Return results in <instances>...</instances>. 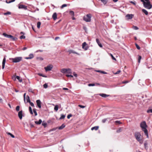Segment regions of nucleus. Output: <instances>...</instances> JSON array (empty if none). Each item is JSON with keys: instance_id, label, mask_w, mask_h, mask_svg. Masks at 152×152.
<instances>
[{"instance_id": "f257e3e1", "label": "nucleus", "mask_w": 152, "mask_h": 152, "mask_svg": "<svg viewBox=\"0 0 152 152\" xmlns=\"http://www.w3.org/2000/svg\"><path fill=\"white\" fill-rule=\"evenodd\" d=\"M141 1L143 2L144 7L146 8L150 9L152 7V6L150 4V2H145L143 0H141Z\"/></svg>"}, {"instance_id": "f03ea898", "label": "nucleus", "mask_w": 152, "mask_h": 152, "mask_svg": "<svg viewBox=\"0 0 152 152\" xmlns=\"http://www.w3.org/2000/svg\"><path fill=\"white\" fill-rule=\"evenodd\" d=\"M91 15L89 14L84 16L83 20L86 22H90L91 20Z\"/></svg>"}, {"instance_id": "7ed1b4c3", "label": "nucleus", "mask_w": 152, "mask_h": 152, "mask_svg": "<svg viewBox=\"0 0 152 152\" xmlns=\"http://www.w3.org/2000/svg\"><path fill=\"white\" fill-rule=\"evenodd\" d=\"M134 136L137 141H140L142 138L141 134L139 132H135L134 133Z\"/></svg>"}, {"instance_id": "20e7f679", "label": "nucleus", "mask_w": 152, "mask_h": 152, "mask_svg": "<svg viewBox=\"0 0 152 152\" xmlns=\"http://www.w3.org/2000/svg\"><path fill=\"white\" fill-rule=\"evenodd\" d=\"M22 59L21 57H18L14 58H11L10 59L12 61L13 63L19 62L21 61Z\"/></svg>"}, {"instance_id": "39448f33", "label": "nucleus", "mask_w": 152, "mask_h": 152, "mask_svg": "<svg viewBox=\"0 0 152 152\" xmlns=\"http://www.w3.org/2000/svg\"><path fill=\"white\" fill-rule=\"evenodd\" d=\"M3 35L5 37L10 38L13 41H16L17 39L16 37H14L11 35L7 34L5 33H3Z\"/></svg>"}, {"instance_id": "423d86ee", "label": "nucleus", "mask_w": 152, "mask_h": 152, "mask_svg": "<svg viewBox=\"0 0 152 152\" xmlns=\"http://www.w3.org/2000/svg\"><path fill=\"white\" fill-rule=\"evenodd\" d=\"M53 67V66L52 64L48 65L46 67H44L46 72L51 71Z\"/></svg>"}, {"instance_id": "0eeeda50", "label": "nucleus", "mask_w": 152, "mask_h": 152, "mask_svg": "<svg viewBox=\"0 0 152 152\" xmlns=\"http://www.w3.org/2000/svg\"><path fill=\"white\" fill-rule=\"evenodd\" d=\"M140 126L142 128V129L146 128L147 126L146 124V122L145 121L142 122L140 124Z\"/></svg>"}, {"instance_id": "6e6552de", "label": "nucleus", "mask_w": 152, "mask_h": 152, "mask_svg": "<svg viewBox=\"0 0 152 152\" xmlns=\"http://www.w3.org/2000/svg\"><path fill=\"white\" fill-rule=\"evenodd\" d=\"M26 95V93H24V94L23 95V97H24V98L25 102L26 99L27 102H29L30 101L29 97V96L28 95H27L26 96V97H25Z\"/></svg>"}, {"instance_id": "1a4fd4ad", "label": "nucleus", "mask_w": 152, "mask_h": 152, "mask_svg": "<svg viewBox=\"0 0 152 152\" xmlns=\"http://www.w3.org/2000/svg\"><path fill=\"white\" fill-rule=\"evenodd\" d=\"M134 16V15L133 14H128L126 15L125 17L127 19L130 20L132 19L133 18Z\"/></svg>"}, {"instance_id": "9d476101", "label": "nucleus", "mask_w": 152, "mask_h": 152, "mask_svg": "<svg viewBox=\"0 0 152 152\" xmlns=\"http://www.w3.org/2000/svg\"><path fill=\"white\" fill-rule=\"evenodd\" d=\"M18 8L19 9H24L25 10L27 9V7L26 6L20 4L18 5Z\"/></svg>"}, {"instance_id": "9b49d317", "label": "nucleus", "mask_w": 152, "mask_h": 152, "mask_svg": "<svg viewBox=\"0 0 152 152\" xmlns=\"http://www.w3.org/2000/svg\"><path fill=\"white\" fill-rule=\"evenodd\" d=\"M22 110H21L18 113V116L20 119H21L22 118Z\"/></svg>"}, {"instance_id": "f8f14e48", "label": "nucleus", "mask_w": 152, "mask_h": 152, "mask_svg": "<svg viewBox=\"0 0 152 152\" xmlns=\"http://www.w3.org/2000/svg\"><path fill=\"white\" fill-rule=\"evenodd\" d=\"M6 62V58L4 56L2 61V69H4V68L5 64Z\"/></svg>"}, {"instance_id": "ddd939ff", "label": "nucleus", "mask_w": 152, "mask_h": 152, "mask_svg": "<svg viewBox=\"0 0 152 152\" xmlns=\"http://www.w3.org/2000/svg\"><path fill=\"white\" fill-rule=\"evenodd\" d=\"M68 52L69 54L73 53L76 54L78 55H80V54L78 53L75 51L72 50H69Z\"/></svg>"}, {"instance_id": "4468645a", "label": "nucleus", "mask_w": 152, "mask_h": 152, "mask_svg": "<svg viewBox=\"0 0 152 152\" xmlns=\"http://www.w3.org/2000/svg\"><path fill=\"white\" fill-rule=\"evenodd\" d=\"M143 131H144L145 134L146 135L147 138L148 137V131L146 128L142 129Z\"/></svg>"}, {"instance_id": "2eb2a0df", "label": "nucleus", "mask_w": 152, "mask_h": 152, "mask_svg": "<svg viewBox=\"0 0 152 152\" xmlns=\"http://www.w3.org/2000/svg\"><path fill=\"white\" fill-rule=\"evenodd\" d=\"M86 42H83L82 44V48L84 49L85 50L88 49V47H86Z\"/></svg>"}, {"instance_id": "dca6fc26", "label": "nucleus", "mask_w": 152, "mask_h": 152, "mask_svg": "<svg viewBox=\"0 0 152 152\" xmlns=\"http://www.w3.org/2000/svg\"><path fill=\"white\" fill-rule=\"evenodd\" d=\"M52 18L54 20H56L57 18V14L56 12H54Z\"/></svg>"}, {"instance_id": "f3484780", "label": "nucleus", "mask_w": 152, "mask_h": 152, "mask_svg": "<svg viewBox=\"0 0 152 152\" xmlns=\"http://www.w3.org/2000/svg\"><path fill=\"white\" fill-rule=\"evenodd\" d=\"M96 42L98 44V45L100 48H102V44L100 42L99 39H96Z\"/></svg>"}, {"instance_id": "a211bd4d", "label": "nucleus", "mask_w": 152, "mask_h": 152, "mask_svg": "<svg viewBox=\"0 0 152 152\" xmlns=\"http://www.w3.org/2000/svg\"><path fill=\"white\" fill-rule=\"evenodd\" d=\"M99 95L102 97L104 98L108 97L110 96L109 95H107L104 94H99Z\"/></svg>"}, {"instance_id": "6ab92c4d", "label": "nucleus", "mask_w": 152, "mask_h": 152, "mask_svg": "<svg viewBox=\"0 0 152 152\" xmlns=\"http://www.w3.org/2000/svg\"><path fill=\"white\" fill-rule=\"evenodd\" d=\"M67 69L66 68H63L61 69V72L64 74H65L67 73Z\"/></svg>"}, {"instance_id": "aec40b11", "label": "nucleus", "mask_w": 152, "mask_h": 152, "mask_svg": "<svg viewBox=\"0 0 152 152\" xmlns=\"http://www.w3.org/2000/svg\"><path fill=\"white\" fill-rule=\"evenodd\" d=\"M34 56L33 54H30L29 55L28 57H27L25 58V59H31L33 58L34 57Z\"/></svg>"}, {"instance_id": "412c9836", "label": "nucleus", "mask_w": 152, "mask_h": 152, "mask_svg": "<svg viewBox=\"0 0 152 152\" xmlns=\"http://www.w3.org/2000/svg\"><path fill=\"white\" fill-rule=\"evenodd\" d=\"M144 144L145 149L147 150L148 148V143L146 141L144 142Z\"/></svg>"}, {"instance_id": "4be33fe9", "label": "nucleus", "mask_w": 152, "mask_h": 152, "mask_svg": "<svg viewBox=\"0 0 152 152\" xmlns=\"http://www.w3.org/2000/svg\"><path fill=\"white\" fill-rule=\"evenodd\" d=\"M42 122V120L40 119L38 121H35V123L37 124H40Z\"/></svg>"}, {"instance_id": "5701e85b", "label": "nucleus", "mask_w": 152, "mask_h": 152, "mask_svg": "<svg viewBox=\"0 0 152 152\" xmlns=\"http://www.w3.org/2000/svg\"><path fill=\"white\" fill-rule=\"evenodd\" d=\"M142 11L146 15H147L148 14V11L145 9H143L142 10Z\"/></svg>"}, {"instance_id": "b1692460", "label": "nucleus", "mask_w": 152, "mask_h": 152, "mask_svg": "<svg viewBox=\"0 0 152 152\" xmlns=\"http://www.w3.org/2000/svg\"><path fill=\"white\" fill-rule=\"evenodd\" d=\"M99 128V126H95L94 127H92L91 128V130H97Z\"/></svg>"}, {"instance_id": "393cba45", "label": "nucleus", "mask_w": 152, "mask_h": 152, "mask_svg": "<svg viewBox=\"0 0 152 152\" xmlns=\"http://www.w3.org/2000/svg\"><path fill=\"white\" fill-rule=\"evenodd\" d=\"M96 71L97 72H100L102 74H107V72H105L103 71H101V70H96Z\"/></svg>"}, {"instance_id": "a878e982", "label": "nucleus", "mask_w": 152, "mask_h": 152, "mask_svg": "<svg viewBox=\"0 0 152 152\" xmlns=\"http://www.w3.org/2000/svg\"><path fill=\"white\" fill-rule=\"evenodd\" d=\"M67 73L68 74H71L72 73L71 70L70 69L68 68L67 69Z\"/></svg>"}, {"instance_id": "bb28decb", "label": "nucleus", "mask_w": 152, "mask_h": 152, "mask_svg": "<svg viewBox=\"0 0 152 152\" xmlns=\"http://www.w3.org/2000/svg\"><path fill=\"white\" fill-rule=\"evenodd\" d=\"M65 127V125L63 124L60 126L59 127L58 129H63Z\"/></svg>"}, {"instance_id": "cd10ccee", "label": "nucleus", "mask_w": 152, "mask_h": 152, "mask_svg": "<svg viewBox=\"0 0 152 152\" xmlns=\"http://www.w3.org/2000/svg\"><path fill=\"white\" fill-rule=\"evenodd\" d=\"M29 112H30V113H31V115H32L33 114V113L32 112L31 107H29Z\"/></svg>"}, {"instance_id": "c85d7f7f", "label": "nucleus", "mask_w": 152, "mask_h": 152, "mask_svg": "<svg viewBox=\"0 0 152 152\" xmlns=\"http://www.w3.org/2000/svg\"><path fill=\"white\" fill-rule=\"evenodd\" d=\"M65 117V115L63 114L61 115V116L60 118V119H64Z\"/></svg>"}, {"instance_id": "c756f323", "label": "nucleus", "mask_w": 152, "mask_h": 152, "mask_svg": "<svg viewBox=\"0 0 152 152\" xmlns=\"http://www.w3.org/2000/svg\"><path fill=\"white\" fill-rule=\"evenodd\" d=\"M58 105H56V106H55L54 110L55 111H57L58 110Z\"/></svg>"}, {"instance_id": "7c9ffc66", "label": "nucleus", "mask_w": 152, "mask_h": 152, "mask_svg": "<svg viewBox=\"0 0 152 152\" xmlns=\"http://www.w3.org/2000/svg\"><path fill=\"white\" fill-rule=\"evenodd\" d=\"M40 25H41V22H38L37 23V27L38 28H40Z\"/></svg>"}, {"instance_id": "2f4dec72", "label": "nucleus", "mask_w": 152, "mask_h": 152, "mask_svg": "<svg viewBox=\"0 0 152 152\" xmlns=\"http://www.w3.org/2000/svg\"><path fill=\"white\" fill-rule=\"evenodd\" d=\"M33 112L34 113V114H35V116H36L37 115V113L36 112V110L35 109H33Z\"/></svg>"}, {"instance_id": "473e14b6", "label": "nucleus", "mask_w": 152, "mask_h": 152, "mask_svg": "<svg viewBox=\"0 0 152 152\" xmlns=\"http://www.w3.org/2000/svg\"><path fill=\"white\" fill-rule=\"evenodd\" d=\"M108 119H110V118H107L104 119L102 120V122L103 123H104L106 121H107V120Z\"/></svg>"}, {"instance_id": "72a5a7b5", "label": "nucleus", "mask_w": 152, "mask_h": 152, "mask_svg": "<svg viewBox=\"0 0 152 152\" xmlns=\"http://www.w3.org/2000/svg\"><path fill=\"white\" fill-rule=\"evenodd\" d=\"M69 14L71 15L74 16V12L72 11H70L69 12Z\"/></svg>"}, {"instance_id": "f704fd0d", "label": "nucleus", "mask_w": 152, "mask_h": 152, "mask_svg": "<svg viewBox=\"0 0 152 152\" xmlns=\"http://www.w3.org/2000/svg\"><path fill=\"white\" fill-rule=\"evenodd\" d=\"M47 125V123L44 121H43L42 123V125L44 126L45 127Z\"/></svg>"}, {"instance_id": "c9c22d12", "label": "nucleus", "mask_w": 152, "mask_h": 152, "mask_svg": "<svg viewBox=\"0 0 152 152\" xmlns=\"http://www.w3.org/2000/svg\"><path fill=\"white\" fill-rule=\"evenodd\" d=\"M37 104H41V102L39 100H37L36 101Z\"/></svg>"}, {"instance_id": "e433bc0d", "label": "nucleus", "mask_w": 152, "mask_h": 152, "mask_svg": "<svg viewBox=\"0 0 152 152\" xmlns=\"http://www.w3.org/2000/svg\"><path fill=\"white\" fill-rule=\"evenodd\" d=\"M11 14V12H7L4 13V15H10Z\"/></svg>"}, {"instance_id": "4c0bfd02", "label": "nucleus", "mask_w": 152, "mask_h": 152, "mask_svg": "<svg viewBox=\"0 0 152 152\" xmlns=\"http://www.w3.org/2000/svg\"><path fill=\"white\" fill-rule=\"evenodd\" d=\"M67 6V5L66 4H63L61 7V9H63L64 7H66Z\"/></svg>"}, {"instance_id": "58836bf2", "label": "nucleus", "mask_w": 152, "mask_h": 152, "mask_svg": "<svg viewBox=\"0 0 152 152\" xmlns=\"http://www.w3.org/2000/svg\"><path fill=\"white\" fill-rule=\"evenodd\" d=\"M110 55L111 56V57L112 59L113 60L116 61V59L113 56V55L112 54L110 53Z\"/></svg>"}, {"instance_id": "ea45409f", "label": "nucleus", "mask_w": 152, "mask_h": 152, "mask_svg": "<svg viewBox=\"0 0 152 152\" xmlns=\"http://www.w3.org/2000/svg\"><path fill=\"white\" fill-rule=\"evenodd\" d=\"M20 108V107L19 105L17 106L16 108V111H19V110Z\"/></svg>"}, {"instance_id": "a19ab883", "label": "nucleus", "mask_w": 152, "mask_h": 152, "mask_svg": "<svg viewBox=\"0 0 152 152\" xmlns=\"http://www.w3.org/2000/svg\"><path fill=\"white\" fill-rule=\"evenodd\" d=\"M147 112L148 113H152V109H149L147 111Z\"/></svg>"}, {"instance_id": "79ce46f5", "label": "nucleus", "mask_w": 152, "mask_h": 152, "mask_svg": "<svg viewBox=\"0 0 152 152\" xmlns=\"http://www.w3.org/2000/svg\"><path fill=\"white\" fill-rule=\"evenodd\" d=\"M122 131V128H119V129L117 130L116 131L117 132V133L120 132Z\"/></svg>"}, {"instance_id": "37998d69", "label": "nucleus", "mask_w": 152, "mask_h": 152, "mask_svg": "<svg viewBox=\"0 0 152 152\" xmlns=\"http://www.w3.org/2000/svg\"><path fill=\"white\" fill-rule=\"evenodd\" d=\"M8 134L10 135L12 138L15 137V136L10 133L8 132Z\"/></svg>"}, {"instance_id": "c03bdc74", "label": "nucleus", "mask_w": 152, "mask_h": 152, "mask_svg": "<svg viewBox=\"0 0 152 152\" xmlns=\"http://www.w3.org/2000/svg\"><path fill=\"white\" fill-rule=\"evenodd\" d=\"M142 57L141 56H139V57L138 58V62L139 63H140V61Z\"/></svg>"}, {"instance_id": "a18cd8bd", "label": "nucleus", "mask_w": 152, "mask_h": 152, "mask_svg": "<svg viewBox=\"0 0 152 152\" xmlns=\"http://www.w3.org/2000/svg\"><path fill=\"white\" fill-rule=\"evenodd\" d=\"M48 85L47 83H45L43 85L44 88H48Z\"/></svg>"}, {"instance_id": "49530a36", "label": "nucleus", "mask_w": 152, "mask_h": 152, "mask_svg": "<svg viewBox=\"0 0 152 152\" xmlns=\"http://www.w3.org/2000/svg\"><path fill=\"white\" fill-rule=\"evenodd\" d=\"M133 28L134 30H138V28L136 26H134L133 27Z\"/></svg>"}, {"instance_id": "de8ad7c7", "label": "nucleus", "mask_w": 152, "mask_h": 152, "mask_svg": "<svg viewBox=\"0 0 152 152\" xmlns=\"http://www.w3.org/2000/svg\"><path fill=\"white\" fill-rule=\"evenodd\" d=\"M135 45H136V46L138 50H140V47L137 44H135Z\"/></svg>"}, {"instance_id": "09e8293b", "label": "nucleus", "mask_w": 152, "mask_h": 152, "mask_svg": "<svg viewBox=\"0 0 152 152\" xmlns=\"http://www.w3.org/2000/svg\"><path fill=\"white\" fill-rule=\"evenodd\" d=\"M66 76L67 77H73V75H66Z\"/></svg>"}, {"instance_id": "8fccbe9b", "label": "nucleus", "mask_w": 152, "mask_h": 152, "mask_svg": "<svg viewBox=\"0 0 152 152\" xmlns=\"http://www.w3.org/2000/svg\"><path fill=\"white\" fill-rule=\"evenodd\" d=\"M121 72V70H118L115 73H114V74L115 75L118 74Z\"/></svg>"}, {"instance_id": "3c124183", "label": "nucleus", "mask_w": 152, "mask_h": 152, "mask_svg": "<svg viewBox=\"0 0 152 152\" xmlns=\"http://www.w3.org/2000/svg\"><path fill=\"white\" fill-rule=\"evenodd\" d=\"M88 86H95V84L94 83H91V84H89L88 85Z\"/></svg>"}, {"instance_id": "603ef678", "label": "nucleus", "mask_w": 152, "mask_h": 152, "mask_svg": "<svg viewBox=\"0 0 152 152\" xmlns=\"http://www.w3.org/2000/svg\"><path fill=\"white\" fill-rule=\"evenodd\" d=\"M72 115L71 114H69L67 116V118L68 119L70 118L72 116Z\"/></svg>"}, {"instance_id": "864d4df0", "label": "nucleus", "mask_w": 152, "mask_h": 152, "mask_svg": "<svg viewBox=\"0 0 152 152\" xmlns=\"http://www.w3.org/2000/svg\"><path fill=\"white\" fill-rule=\"evenodd\" d=\"M20 39H24L25 38V37L24 35H22L20 37Z\"/></svg>"}, {"instance_id": "5fc2aeb1", "label": "nucleus", "mask_w": 152, "mask_h": 152, "mask_svg": "<svg viewBox=\"0 0 152 152\" xmlns=\"http://www.w3.org/2000/svg\"><path fill=\"white\" fill-rule=\"evenodd\" d=\"M81 108H85L86 106L83 105H78Z\"/></svg>"}, {"instance_id": "6e6d98bb", "label": "nucleus", "mask_w": 152, "mask_h": 152, "mask_svg": "<svg viewBox=\"0 0 152 152\" xmlns=\"http://www.w3.org/2000/svg\"><path fill=\"white\" fill-rule=\"evenodd\" d=\"M83 28L85 30V32H86L87 31V28L86 26H83Z\"/></svg>"}, {"instance_id": "4d7b16f0", "label": "nucleus", "mask_w": 152, "mask_h": 152, "mask_svg": "<svg viewBox=\"0 0 152 152\" xmlns=\"http://www.w3.org/2000/svg\"><path fill=\"white\" fill-rule=\"evenodd\" d=\"M129 81H123L122 82V83H129Z\"/></svg>"}, {"instance_id": "13d9d810", "label": "nucleus", "mask_w": 152, "mask_h": 152, "mask_svg": "<svg viewBox=\"0 0 152 152\" xmlns=\"http://www.w3.org/2000/svg\"><path fill=\"white\" fill-rule=\"evenodd\" d=\"M138 141L140 143V144H142L143 143V141L142 139H141L140 141Z\"/></svg>"}, {"instance_id": "bf43d9fd", "label": "nucleus", "mask_w": 152, "mask_h": 152, "mask_svg": "<svg viewBox=\"0 0 152 152\" xmlns=\"http://www.w3.org/2000/svg\"><path fill=\"white\" fill-rule=\"evenodd\" d=\"M115 122L116 123H117L118 124H120L121 123L120 121H115Z\"/></svg>"}, {"instance_id": "052dcab7", "label": "nucleus", "mask_w": 152, "mask_h": 152, "mask_svg": "<svg viewBox=\"0 0 152 152\" xmlns=\"http://www.w3.org/2000/svg\"><path fill=\"white\" fill-rule=\"evenodd\" d=\"M38 75L40 76H43V74H41V73H39L38 74Z\"/></svg>"}, {"instance_id": "680f3d73", "label": "nucleus", "mask_w": 152, "mask_h": 152, "mask_svg": "<svg viewBox=\"0 0 152 152\" xmlns=\"http://www.w3.org/2000/svg\"><path fill=\"white\" fill-rule=\"evenodd\" d=\"M16 78L18 80L20 79V77L18 76H16Z\"/></svg>"}, {"instance_id": "e2e57ef3", "label": "nucleus", "mask_w": 152, "mask_h": 152, "mask_svg": "<svg viewBox=\"0 0 152 152\" xmlns=\"http://www.w3.org/2000/svg\"><path fill=\"white\" fill-rule=\"evenodd\" d=\"M130 3L132 4H133L134 5H136V3L134 2H133V1H131Z\"/></svg>"}, {"instance_id": "0e129e2a", "label": "nucleus", "mask_w": 152, "mask_h": 152, "mask_svg": "<svg viewBox=\"0 0 152 152\" xmlns=\"http://www.w3.org/2000/svg\"><path fill=\"white\" fill-rule=\"evenodd\" d=\"M43 51V50H37L36 52H42Z\"/></svg>"}, {"instance_id": "69168bd1", "label": "nucleus", "mask_w": 152, "mask_h": 152, "mask_svg": "<svg viewBox=\"0 0 152 152\" xmlns=\"http://www.w3.org/2000/svg\"><path fill=\"white\" fill-rule=\"evenodd\" d=\"M95 84L96 86H99L100 85V84L99 83H96Z\"/></svg>"}, {"instance_id": "338daca9", "label": "nucleus", "mask_w": 152, "mask_h": 152, "mask_svg": "<svg viewBox=\"0 0 152 152\" xmlns=\"http://www.w3.org/2000/svg\"><path fill=\"white\" fill-rule=\"evenodd\" d=\"M64 90H68V89L67 88H63Z\"/></svg>"}, {"instance_id": "774afa93", "label": "nucleus", "mask_w": 152, "mask_h": 152, "mask_svg": "<svg viewBox=\"0 0 152 152\" xmlns=\"http://www.w3.org/2000/svg\"><path fill=\"white\" fill-rule=\"evenodd\" d=\"M27 49V48L26 47H24L23 48V50H26Z\"/></svg>"}]
</instances>
